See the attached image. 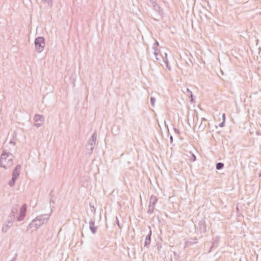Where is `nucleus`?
<instances>
[{"mask_svg":"<svg viewBox=\"0 0 261 261\" xmlns=\"http://www.w3.org/2000/svg\"><path fill=\"white\" fill-rule=\"evenodd\" d=\"M0 164L5 168L10 167L12 165V155L3 153L1 158Z\"/></svg>","mask_w":261,"mask_h":261,"instance_id":"1","label":"nucleus"},{"mask_svg":"<svg viewBox=\"0 0 261 261\" xmlns=\"http://www.w3.org/2000/svg\"><path fill=\"white\" fill-rule=\"evenodd\" d=\"M44 46V39L42 37H38L35 40V47L38 51L42 50Z\"/></svg>","mask_w":261,"mask_h":261,"instance_id":"2","label":"nucleus"},{"mask_svg":"<svg viewBox=\"0 0 261 261\" xmlns=\"http://www.w3.org/2000/svg\"><path fill=\"white\" fill-rule=\"evenodd\" d=\"M20 170V166H17L15 168V170H14L13 174V178H12L13 182L14 181L15 179L18 176V175L19 174Z\"/></svg>","mask_w":261,"mask_h":261,"instance_id":"3","label":"nucleus"},{"mask_svg":"<svg viewBox=\"0 0 261 261\" xmlns=\"http://www.w3.org/2000/svg\"><path fill=\"white\" fill-rule=\"evenodd\" d=\"M223 166H224L223 164H222L221 163H218L216 165V168H217V169L219 170V169H221V168H222L223 167Z\"/></svg>","mask_w":261,"mask_h":261,"instance_id":"4","label":"nucleus"},{"mask_svg":"<svg viewBox=\"0 0 261 261\" xmlns=\"http://www.w3.org/2000/svg\"><path fill=\"white\" fill-rule=\"evenodd\" d=\"M40 118H41V116H40L38 115V116H35V119H39Z\"/></svg>","mask_w":261,"mask_h":261,"instance_id":"5","label":"nucleus"},{"mask_svg":"<svg viewBox=\"0 0 261 261\" xmlns=\"http://www.w3.org/2000/svg\"><path fill=\"white\" fill-rule=\"evenodd\" d=\"M222 117H223V122H224L225 121V114H223Z\"/></svg>","mask_w":261,"mask_h":261,"instance_id":"6","label":"nucleus"}]
</instances>
